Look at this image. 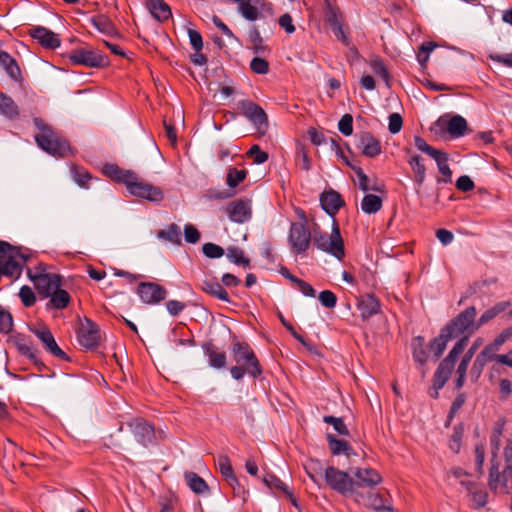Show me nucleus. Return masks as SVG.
I'll list each match as a JSON object with an SVG mask.
<instances>
[{"instance_id": "obj_6", "label": "nucleus", "mask_w": 512, "mask_h": 512, "mask_svg": "<svg viewBox=\"0 0 512 512\" xmlns=\"http://www.w3.org/2000/svg\"><path fill=\"white\" fill-rule=\"evenodd\" d=\"M466 345L467 338L459 339L454 344L448 355L440 362L434 374L433 387L436 390L441 389L446 384L454 369L458 356L464 351Z\"/></svg>"}, {"instance_id": "obj_64", "label": "nucleus", "mask_w": 512, "mask_h": 512, "mask_svg": "<svg viewBox=\"0 0 512 512\" xmlns=\"http://www.w3.org/2000/svg\"><path fill=\"white\" fill-rule=\"evenodd\" d=\"M456 187L460 191L469 192L474 189L475 185L469 176L463 175L457 179Z\"/></svg>"}, {"instance_id": "obj_51", "label": "nucleus", "mask_w": 512, "mask_h": 512, "mask_svg": "<svg viewBox=\"0 0 512 512\" xmlns=\"http://www.w3.org/2000/svg\"><path fill=\"white\" fill-rule=\"evenodd\" d=\"M470 362H471L470 360L462 357V359L458 365V368L456 370V374H457L456 388H458V389L464 385L466 372H467Z\"/></svg>"}, {"instance_id": "obj_63", "label": "nucleus", "mask_w": 512, "mask_h": 512, "mask_svg": "<svg viewBox=\"0 0 512 512\" xmlns=\"http://www.w3.org/2000/svg\"><path fill=\"white\" fill-rule=\"evenodd\" d=\"M185 308V303L178 300H169L166 302V309L171 316H178Z\"/></svg>"}, {"instance_id": "obj_10", "label": "nucleus", "mask_w": 512, "mask_h": 512, "mask_svg": "<svg viewBox=\"0 0 512 512\" xmlns=\"http://www.w3.org/2000/svg\"><path fill=\"white\" fill-rule=\"evenodd\" d=\"M241 113L257 127L258 131L265 133L268 129V117L266 112L256 103L250 100L238 102Z\"/></svg>"}, {"instance_id": "obj_47", "label": "nucleus", "mask_w": 512, "mask_h": 512, "mask_svg": "<svg viewBox=\"0 0 512 512\" xmlns=\"http://www.w3.org/2000/svg\"><path fill=\"white\" fill-rule=\"evenodd\" d=\"M371 68H372L373 72L376 75H378L379 77H381L386 82V85L389 87L390 86L389 72H388L383 60L380 58L373 59L371 61Z\"/></svg>"}, {"instance_id": "obj_53", "label": "nucleus", "mask_w": 512, "mask_h": 512, "mask_svg": "<svg viewBox=\"0 0 512 512\" xmlns=\"http://www.w3.org/2000/svg\"><path fill=\"white\" fill-rule=\"evenodd\" d=\"M247 155L251 157L256 164H263L268 160V154L261 150L258 145H253L247 152Z\"/></svg>"}, {"instance_id": "obj_55", "label": "nucleus", "mask_w": 512, "mask_h": 512, "mask_svg": "<svg viewBox=\"0 0 512 512\" xmlns=\"http://www.w3.org/2000/svg\"><path fill=\"white\" fill-rule=\"evenodd\" d=\"M468 489L472 494L473 505L476 508L484 507L486 505L487 499H488L487 492L482 489H475V490H471L470 488H468Z\"/></svg>"}, {"instance_id": "obj_22", "label": "nucleus", "mask_w": 512, "mask_h": 512, "mask_svg": "<svg viewBox=\"0 0 512 512\" xmlns=\"http://www.w3.org/2000/svg\"><path fill=\"white\" fill-rule=\"evenodd\" d=\"M322 208L330 215L334 216L344 205L341 195L334 191H325L320 197Z\"/></svg>"}, {"instance_id": "obj_16", "label": "nucleus", "mask_w": 512, "mask_h": 512, "mask_svg": "<svg viewBox=\"0 0 512 512\" xmlns=\"http://www.w3.org/2000/svg\"><path fill=\"white\" fill-rule=\"evenodd\" d=\"M225 212L232 222H247L252 216L251 202L247 199L234 200L227 204Z\"/></svg>"}, {"instance_id": "obj_36", "label": "nucleus", "mask_w": 512, "mask_h": 512, "mask_svg": "<svg viewBox=\"0 0 512 512\" xmlns=\"http://www.w3.org/2000/svg\"><path fill=\"white\" fill-rule=\"evenodd\" d=\"M326 439L328 441L330 451L333 455H349L352 451V448L347 441L337 439L333 434L328 433L326 435Z\"/></svg>"}, {"instance_id": "obj_35", "label": "nucleus", "mask_w": 512, "mask_h": 512, "mask_svg": "<svg viewBox=\"0 0 512 512\" xmlns=\"http://www.w3.org/2000/svg\"><path fill=\"white\" fill-rule=\"evenodd\" d=\"M104 173L108 175L110 178L118 182L124 183L125 185H127L130 179L133 178V172L123 170L114 164L106 165L104 167Z\"/></svg>"}, {"instance_id": "obj_13", "label": "nucleus", "mask_w": 512, "mask_h": 512, "mask_svg": "<svg viewBox=\"0 0 512 512\" xmlns=\"http://www.w3.org/2000/svg\"><path fill=\"white\" fill-rule=\"evenodd\" d=\"M238 12L251 22L264 17V13L272 14V4L265 0H244L238 4Z\"/></svg>"}, {"instance_id": "obj_19", "label": "nucleus", "mask_w": 512, "mask_h": 512, "mask_svg": "<svg viewBox=\"0 0 512 512\" xmlns=\"http://www.w3.org/2000/svg\"><path fill=\"white\" fill-rule=\"evenodd\" d=\"M29 34L47 49H56L61 44L59 37L54 32L42 26L33 27Z\"/></svg>"}, {"instance_id": "obj_23", "label": "nucleus", "mask_w": 512, "mask_h": 512, "mask_svg": "<svg viewBox=\"0 0 512 512\" xmlns=\"http://www.w3.org/2000/svg\"><path fill=\"white\" fill-rule=\"evenodd\" d=\"M358 310L363 320H367L380 311L379 300L371 294L364 295L358 301Z\"/></svg>"}, {"instance_id": "obj_29", "label": "nucleus", "mask_w": 512, "mask_h": 512, "mask_svg": "<svg viewBox=\"0 0 512 512\" xmlns=\"http://www.w3.org/2000/svg\"><path fill=\"white\" fill-rule=\"evenodd\" d=\"M408 164L414 173V181L418 186H421L426 177V168L423 159L419 155L413 154L409 157Z\"/></svg>"}, {"instance_id": "obj_9", "label": "nucleus", "mask_w": 512, "mask_h": 512, "mask_svg": "<svg viewBox=\"0 0 512 512\" xmlns=\"http://www.w3.org/2000/svg\"><path fill=\"white\" fill-rule=\"evenodd\" d=\"M324 478L326 484L330 488L341 494H347L354 490V480L348 475V473L335 467L331 466L326 468L324 470Z\"/></svg>"}, {"instance_id": "obj_54", "label": "nucleus", "mask_w": 512, "mask_h": 512, "mask_svg": "<svg viewBox=\"0 0 512 512\" xmlns=\"http://www.w3.org/2000/svg\"><path fill=\"white\" fill-rule=\"evenodd\" d=\"M318 299L324 307L329 309L334 308L337 303L336 295L330 290L320 292Z\"/></svg>"}, {"instance_id": "obj_41", "label": "nucleus", "mask_w": 512, "mask_h": 512, "mask_svg": "<svg viewBox=\"0 0 512 512\" xmlns=\"http://www.w3.org/2000/svg\"><path fill=\"white\" fill-rule=\"evenodd\" d=\"M453 340L445 331L442 329L439 336L434 338L430 343V349L438 359L447 347V343Z\"/></svg>"}, {"instance_id": "obj_43", "label": "nucleus", "mask_w": 512, "mask_h": 512, "mask_svg": "<svg viewBox=\"0 0 512 512\" xmlns=\"http://www.w3.org/2000/svg\"><path fill=\"white\" fill-rule=\"evenodd\" d=\"M247 176V171L242 169L238 170L236 168H230L227 173L226 177V184L230 188L237 187L241 182L245 180Z\"/></svg>"}, {"instance_id": "obj_45", "label": "nucleus", "mask_w": 512, "mask_h": 512, "mask_svg": "<svg viewBox=\"0 0 512 512\" xmlns=\"http://www.w3.org/2000/svg\"><path fill=\"white\" fill-rule=\"evenodd\" d=\"M323 421L329 425H332L334 430L338 434L343 435V436L349 435V430L342 418L327 415V416L323 417Z\"/></svg>"}, {"instance_id": "obj_38", "label": "nucleus", "mask_w": 512, "mask_h": 512, "mask_svg": "<svg viewBox=\"0 0 512 512\" xmlns=\"http://www.w3.org/2000/svg\"><path fill=\"white\" fill-rule=\"evenodd\" d=\"M157 237L159 239L168 241L173 244L181 243V230L180 227L172 223L166 229H161L157 232Z\"/></svg>"}, {"instance_id": "obj_42", "label": "nucleus", "mask_w": 512, "mask_h": 512, "mask_svg": "<svg viewBox=\"0 0 512 512\" xmlns=\"http://www.w3.org/2000/svg\"><path fill=\"white\" fill-rule=\"evenodd\" d=\"M503 344L496 337L494 341L484 347V349L477 355L479 358L485 360L487 364L490 361H496L497 351Z\"/></svg>"}, {"instance_id": "obj_7", "label": "nucleus", "mask_w": 512, "mask_h": 512, "mask_svg": "<svg viewBox=\"0 0 512 512\" xmlns=\"http://www.w3.org/2000/svg\"><path fill=\"white\" fill-rule=\"evenodd\" d=\"M313 241V233H311L305 222H293L290 225L288 242L292 253L296 255H304Z\"/></svg>"}, {"instance_id": "obj_59", "label": "nucleus", "mask_w": 512, "mask_h": 512, "mask_svg": "<svg viewBox=\"0 0 512 512\" xmlns=\"http://www.w3.org/2000/svg\"><path fill=\"white\" fill-rule=\"evenodd\" d=\"M12 326V315L7 311L0 310V332L9 333L12 330Z\"/></svg>"}, {"instance_id": "obj_12", "label": "nucleus", "mask_w": 512, "mask_h": 512, "mask_svg": "<svg viewBox=\"0 0 512 512\" xmlns=\"http://www.w3.org/2000/svg\"><path fill=\"white\" fill-rule=\"evenodd\" d=\"M68 59L75 65L87 67H103L108 63V59L97 50L86 48L72 50L68 54Z\"/></svg>"}, {"instance_id": "obj_1", "label": "nucleus", "mask_w": 512, "mask_h": 512, "mask_svg": "<svg viewBox=\"0 0 512 512\" xmlns=\"http://www.w3.org/2000/svg\"><path fill=\"white\" fill-rule=\"evenodd\" d=\"M232 356L236 364L230 368V373L235 380H241L245 374L253 378L262 374L261 365L247 343L234 342L232 344Z\"/></svg>"}, {"instance_id": "obj_30", "label": "nucleus", "mask_w": 512, "mask_h": 512, "mask_svg": "<svg viewBox=\"0 0 512 512\" xmlns=\"http://www.w3.org/2000/svg\"><path fill=\"white\" fill-rule=\"evenodd\" d=\"M217 467L228 485L237 484V477L234 474L231 461L228 456L220 455L217 458Z\"/></svg>"}, {"instance_id": "obj_21", "label": "nucleus", "mask_w": 512, "mask_h": 512, "mask_svg": "<svg viewBox=\"0 0 512 512\" xmlns=\"http://www.w3.org/2000/svg\"><path fill=\"white\" fill-rule=\"evenodd\" d=\"M358 148L366 157L373 158L381 153V144L371 133L364 132L359 136Z\"/></svg>"}, {"instance_id": "obj_15", "label": "nucleus", "mask_w": 512, "mask_h": 512, "mask_svg": "<svg viewBox=\"0 0 512 512\" xmlns=\"http://www.w3.org/2000/svg\"><path fill=\"white\" fill-rule=\"evenodd\" d=\"M136 292L141 301L148 305H156L167 297V290L154 282H141Z\"/></svg>"}, {"instance_id": "obj_11", "label": "nucleus", "mask_w": 512, "mask_h": 512, "mask_svg": "<svg viewBox=\"0 0 512 512\" xmlns=\"http://www.w3.org/2000/svg\"><path fill=\"white\" fill-rule=\"evenodd\" d=\"M100 338V330L96 323L88 318L80 321L77 329V340L82 347L92 350L99 345Z\"/></svg>"}, {"instance_id": "obj_57", "label": "nucleus", "mask_w": 512, "mask_h": 512, "mask_svg": "<svg viewBox=\"0 0 512 512\" xmlns=\"http://www.w3.org/2000/svg\"><path fill=\"white\" fill-rule=\"evenodd\" d=\"M414 144L418 150L428 154L432 158H433V155H437L440 152V150H437V149L433 148L432 146H430L429 144H427V142L420 136H415Z\"/></svg>"}, {"instance_id": "obj_44", "label": "nucleus", "mask_w": 512, "mask_h": 512, "mask_svg": "<svg viewBox=\"0 0 512 512\" xmlns=\"http://www.w3.org/2000/svg\"><path fill=\"white\" fill-rule=\"evenodd\" d=\"M305 470H306L308 476L311 478V480L314 483H316L317 485H320V479H321L322 472H323L320 462L317 460H310L305 465Z\"/></svg>"}, {"instance_id": "obj_18", "label": "nucleus", "mask_w": 512, "mask_h": 512, "mask_svg": "<svg viewBox=\"0 0 512 512\" xmlns=\"http://www.w3.org/2000/svg\"><path fill=\"white\" fill-rule=\"evenodd\" d=\"M31 331L43 343L49 353L60 359H67L66 353L58 346L53 334L46 326L33 328Z\"/></svg>"}, {"instance_id": "obj_62", "label": "nucleus", "mask_w": 512, "mask_h": 512, "mask_svg": "<svg viewBox=\"0 0 512 512\" xmlns=\"http://www.w3.org/2000/svg\"><path fill=\"white\" fill-rule=\"evenodd\" d=\"M402 124H403V121H402V117L400 116V114L392 113L389 116L388 129H389L390 133H392V134L398 133L402 128Z\"/></svg>"}, {"instance_id": "obj_46", "label": "nucleus", "mask_w": 512, "mask_h": 512, "mask_svg": "<svg viewBox=\"0 0 512 512\" xmlns=\"http://www.w3.org/2000/svg\"><path fill=\"white\" fill-rule=\"evenodd\" d=\"M74 181L82 188H88L91 175L88 171L74 166L71 170Z\"/></svg>"}, {"instance_id": "obj_34", "label": "nucleus", "mask_w": 512, "mask_h": 512, "mask_svg": "<svg viewBox=\"0 0 512 512\" xmlns=\"http://www.w3.org/2000/svg\"><path fill=\"white\" fill-rule=\"evenodd\" d=\"M205 353L209 358V365L216 369H222L226 367V354L222 351H218L214 345L209 344L205 347Z\"/></svg>"}, {"instance_id": "obj_58", "label": "nucleus", "mask_w": 512, "mask_h": 512, "mask_svg": "<svg viewBox=\"0 0 512 512\" xmlns=\"http://www.w3.org/2000/svg\"><path fill=\"white\" fill-rule=\"evenodd\" d=\"M351 167L357 175L358 186L362 191H368L370 189L378 190L377 188L369 186V178L367 177V175L364 173V171L360 167H354V166H351Z\"/></svg>"}, {"instance_id": "obj_60", "label": "nucleus", "mask_w": 512, "mask_h": 512, "mask_svg": "<svg viewBox=\"0 0 512 512\" xmlns=\"http://www.w3.org/2000/svg\"><path fill=\"white\" fill-rule=\"evenodd\" d=\"M184 237L188 243L195 244L200 240V232L192 224H186L184 227Z\"/></svg>"}, {"instance_id": "obj_61", "label": "nucleus", "mask_w": 512, "mask_h": 512, "mask_svg": "<svg viewBox=\"0 0 512 512\" xmlns=\"http://www.w3.org/2000/svg\"><path fill=\"white\" fill-rule=\"evenodd\" d=\"M188 36H189L190 44L193 47V49L196 52L201 51L203 48V39H202L201 34L194 29H188Z\"/></svg>"}, {"instance_id": "obj_26", "label": "nucleus", "mask_w": 512, "mask_h": 512, "mask_svg": "<svg viewBox=\"0 0 512 512\" xmlns=\"http://www.w3.org/2000/svg\"><path fill=\"white\" fill-rule=\"evenodd\" d=\"M467 129V121L460 115H455L446 122V130L453 138L462 137Z\"/></svg>"}, {"instance_id": "obj_48", "label": "nucleus", "mask_w": 512, "mask_h": 512, "mask_svg": "<svg viewBox=\"0 0 512 512\" xmlns=\"http://www.w3.org/2000/svg\"><path fill=\"white\" fill-rule=\"evenodd\" d=\"M226 255L227 258L235 264L244 266H247L249 264V260L245 258L244 252L240 248H228Z\"/></svg>"}, {"instance_id": "obj_14", "label": "nucleus", "mask_w": 512, "mask_h": 512, "mask_svg": "<svg viewBox=\"0 0 512 512\" xmlns=\"http://www.w3.org/2000/svg\"><path fill=\"white\" fill-rule=\"evenodd\" d=\"M126 187L131 194L149 201L158 202L163 199V193L160 188L138 181L135 173H133V178L130 179Z\"/></svg>"}, {"instance_id": "obj_37", "label": "nucleus", "mask_w": 512, "mask_h": 512, "mask_svg": "<svg viewBox=\"0 0 512 512\" xmlns=\"http://www.w3.org/2000/svg\"><path fill=\"white\" fill-rule=\"evenodd\" d=\"M433 159L436 161L438 170L442 175V178L438 179V181L444 183L451 182L452 171L448 165V155L440 151L437 155H433Z\"/></svg>"}, {"instance_id": "obj_28", "label": "nucleus", "mask_w": 512, "mask_h": 512, "mask_svg": "<svg viewBox=\"0 0 512 512\" xmlns=\"http://www.w3.org/2000/svg\"><path fill=\"white\" fill-rule=\"evenodd\" d=\"M0 114L10 120L19 116L18 106L14 100L2 92H0Z\"/></svg>"}, {"instance_id": "obj_33", "label": "nucleus", "mask_w": 512, "mask_h": 512, "mask_svg": "<svg viewBox=\"0 0 512 512\" xmlns=\"http://www.w3.org/2000/svg\"><path fill=\"white\" fill-rule=\"evenodd\" d=\"M184 478L189 488L197 494H203L209 490L206 481L195 472H185Z\"/></svg>"}, {"instance_id": "obj_5", "label": "nucleus", "mask_w": 512, "mask_h": 512, "mask_svg": "<svg viewBox=\"0 0 512 512\" xmlns=\"http://www.w3.org/2000/svg\"><path fill=\"white\" fill-rule=\"evenodd\" d=\"M28 277L33 282L38 294L48 298L56 288L61 287V276L48 272L47 266L40 263L33 271H28Z\"/></svg>"}, {"instance_id": "obj_3", "label": "nucleus", "mask_w": 512, "mask_h": 512, "mask_svg": "<svg viewBox=\"0 0 512 512\" xmlns=\"http://www.w3.org/2000/svg\"><path fill=\"white\" fill-rule=\"evenodd\" d=\"M477 311L474 306H470L460 312L455 318L447 323L442 329L452 339L455 338H467L478 330L475 322Z\"/></svg>"}, {"instance_id": "obj_20", "label": "nucleus", "mask_w": 512, "mask_h": 512, "mask_svg": "<svg viewBox=\"0 0 512 512\" xmlns=\"http://www.w3.org/2000/svg\"><path fill=\"white\" fill-rule=\"evenodd\" d=\"M353 474L356 478L355 486L374 487L382 481L379 472L373 468H357Z\"/></svg>"}, {"instance_id": "obj_52", "label": "nucleus", "mask_w": 512, "mask_h": 512, "mask_svg": "<svg viewBox=\"0 0 512 512\" xmlns=\"http://www.w3.org/2000/svg\"><path fill=\"white\" fill-rule=\"evenodd\" d=\"M338 129L343 135L350 136L353 132L352 115L344 114L338 123Z\"/></svg>"}, {"instance_id": "obj_49", "label": "nucleus", "mask_w": 512, "mask_h": 512, "mask_svg": "<svg viewBox=\"0 0 512 512\" xmlns=\"http://www.w3.org/2000/svg\"><path fill=\"white\" fill-rule=\"evenodd\" d=\"M203 254L211 259L220 258L225 254L224 249L214 243L208 242L202 246Z\"/></svg>"}, {"instance_id": "obj_56", "label": "nucleus", "mask_w": 512, "mask_h": 512, "mask_svg": "<svg viewBox=\"0 0 512 512\" xmlns=\"http://www.w3.org/2000/svg\"><path fill=\"white\" fill-rule=\"evenodd\" d=\"M250 68L257 74H266L269 71V64L265 59L255 57L250 62Z\"/></svg>"}, {"instance_id": "obj_25", "label": "nucleus", "mask_w": 512, "mask_h": 512, "mask_svg": "<svg viewBox=\"0 0 512 512\" xmlns=\"http://www.w3.org/2000/svg\"><path fill=\"white\" fill-rule=\"evenodd\" d=\"M48 298L50 299L47 303V308H53L57 310H62L66 308L71 300L69 293L64 289H61L60 287L56 288L53 291V293H51V295L48 296Z\"/></svg>"}, {"instance_id": "obj_8", "label": "nucleus", "mask_w": 512, "mask_h": 512, "mask_svg": "<svg viewBox=\"0 0 512 512\" xmlns=\"http://www.w3.org/2000/svg\"><path fill=\"white\" fill-rule=\"evenodd\" d=\"M488 485L495 494L508 495L512 491V464H507L502 472L497 464H492L489 470Z\"/></svg>"}, {"instance_id": "obj_40", "label": "nucleus", "mask_w": 512, "mask_h": 512, "mask_svg": "<svg viewBox=\"0 0 512 512\" xmlns=\"http://www.w3.org/2000/svg\"><path fill=\"white\" fill-rule=\"evenodd\" d=\"M382 208V199L374 194H367L361 201V209L367 214L378 212Z\"/></svg>"}, {"instance_id": "obj_4", "label": "nucleus", "mask_w": 512, "mask_h": 512, "mask_svg": "<svg viewBox=\"0 0 512 512\" xmlns=\"http://www.w3.org/2000/svg\"><path fill=\"white\" fill-rule=\"evenodd\" d=\"M313 243L319 250L334 256L338 260L345 257L344 242L335 219H333L330 234L313 231Z\"/></svg>"}, {"instance_id": "obj_50", "label": "nucleus", "mask_w": 512, "mask_h": 512, "mask_svg": "<svg viewBox=\"0 0 512 512\" xmlns=\"http://www.w3.org/2000/svg\"><path fill=\"white\" fill-rule=\"evenodd\" d=\"M19 297L25 307H31L36 302V296L29 286H22L19 291Z\"/></svg>"}, {"instance_id": "obj_24", "label": "nucleus", "mask_w": 512, "mask_h": 512, "mask_svg": "<svg viewBox=\"0 0 512 512\" xmlns=\"http://www.w3.org/2000/svg\"><path fill=\"white\" fill-rule=\"evenodd\" d=\"M146 6L152 17L159 22H165L171 18V8L164 0H146Z\"/></svg>"}, {"instance_id": "obj_31", "label": "nucleus", "mask_w": 512, "mask_h": 512, "mask_svg": "<svg viewBox=\"0 0 512 512\" xmlns=\"http://www.w3.org/2000/svg\"><path fill=\"white\" fill-rule=\"evenodd\" d=\"M367 507L376 512H394L392 504L378 493H371L367 498Z\"/></svg>"}, {"instance_id": "obj_39", "label": "nucleus", "mask_w": 512, "mask_h": 512, "mask_svg": "<svg viewBox=\"0 0 512 512\" xmlns=\"http://www.w3.org/2000/svg\"><path fill=\"white\" fill-rule=\"evenodd\" d=\"M92 25L101 33L106 35H113L116 32L114 24L109 17L100 14L91 18Z\"/></svg>"}, {"instance_id": "obj_2", "label": "nucleus", "mask_w": 512, "mask_h": 512, "mask_svg": "<svg viewBox=\"0 0 512 512\" xmlns=\"http://www.w3.org/2000/svg\"><path fill=\"white\" fill-rule=\"evenodd\" d=\"M33 122L39 130L35 141L42 150L55 157H66L73 153L69 142L41 118H35Z\"/></svg>"}, {"instance_id": "obj_17", "label": "nucleus", "mask_w": 512, "mask_h": 512, "mask_svg": "<svg viewBox=\"0 0 512 512\" xmlns=\"http://www.w3.org/2000/svg\"><path fill=\"white\" fill-rule=\"evenodd\" d=\"M128 426L136 440L147 447L153 443L155 439V430L152 425L143 419H133Z\"/></svg>"}, {"instance_id": "obj_27", "label": "nucleus", "mask_w": 512, "mask_h": 512, "mask_svg": "<svg viewBox=\"0 0 512 512\" xmlns=\"http://www.w3.org/2000/svg\"><path fill=\"white\" fill-rule=\"evenodd\" d=\"M201 289L205 293H207L221 301L228 302V303L230 302V298H229L227 291L217 281L204 280L201 285Z\"/></svg>"}, {"instance_id": "obj_32", "label": "nucleus", "mask_w": 512, "mask_h": 512, "mask_svg": "<svg viewBox=\"0 0 512 512\" xmlns=\"http://www.w3.org/2000/svg\"><path fill=\"white\" fill-rule=\"evenodd\" d=\"M0 65L12 79L17 80L20 77L21 71L16 60L2 50H0Z\"/></svg>"}]
</instances>
